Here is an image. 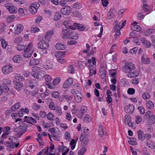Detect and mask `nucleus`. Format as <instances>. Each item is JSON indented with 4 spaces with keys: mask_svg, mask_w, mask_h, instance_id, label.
<instances>
[{
    "mask_svg": "<svg viewBox=\"0 0 155 155\" xmlns=\"http://www.w3.org/2000/svg\"><path fill=\"white\" fill-rule=\"evenodd\" d=\"M5 145L6 147L12 148H15V145L12 144L10 141L6 142Z\"/></svg>",
    "mask_w": 155,
    "mask_h": 155,
    "instance_id": "48",
    "label": "nucleus"
},
{
    "mask_svg": "<svg viewBox=\"0 0 155 155\" xmlns=\"http://www.w3.org/2000/svg\"><path fill=\"white\" fill-rule=\"evenodd\" d=\"M74 67L73 65H71L68 68V72L69 73L71 74H72L74 73Z\"/></svg>",
    "mask_w": 155,
    "mask_h": 155,
    "instance_id": "61",
    "label": "nucleus"
},
{
    "mask_svg": "<svg viewBox=\"0 0 155 155\" xmlns=\"http://www.w3.org/2000/svg\"><path fill=\"white\" fill-rule=\"evenodd\" d=\"M61 78H58L55 79L53 81V84L54 85H58L60 82Z\"/></svg>",
    "mask_w": 155,
    "mask_h": 155,
    "instance_id": "51",
    "label": "nucleus"
},
{
    "mask_svg": "<svg viewBox=\"0 0 155 155\" xmlns=\"http://www.w3.org/2000/svg\"><path fill=\"white\" fill-rule=\"evenodd\" d=\"M25 45L18 44V45L17 47H16V48L17 50L18 51H21L23 50L25 48Z\"/></svg>",
    "mask_w": 155,
    "mask_h": 155,
    "instance_id": "50",
    "label": "nucleus"
},
{
    "mask_svg": "<svg viewBox=\"0 0 155 155\" xmlns=\"http://www.w3.org/2000/svg\"><path fill=\"white\" fill-rule=\"evenodd\" d=\"M120 23L116 25L113 28L114 31H115L117 30H120L122 28H121V27H120Z\"/></svg>",
    "mask_w": 155,
    "mask_h": 155,
    "instance_id": "52",
    "label": "nucleus"
},
{
    "mask_svg": "<svg viewBox=\"0 0 155 155\" xmlns=\"http://www.w3.org/2000/svg\"><path fill=\"white\" fill-rule=\"evenodd\" d=\"M55 112L56 114H58L59 116L61 115L62 114V112L61 110V108L60 107H56Z\"/></svg>",
    "mask_w": 155,
    "mask_h": 155,
    "instance_id": "37",
    "label": "nucleus"
},
{
    "mask_svg": "<svg viewBox=\"0 0 155 155\" xmlns=\"http://www.w3.org/2000/svg\"><path fill=\"white\" fill-rule=\"evenodd\" d=\"M137 134L138 135V139L140 140H143L145 139L146 137L145 134L143 135V132L141 130H139L137 131Z\"/></svg>",
    "mask_w": 155,
    "mask_h": 155,
    "instance_id": "18",
    "label": "nucleus"
},
{
    "mask_svg": "<svg viewBox=\"0 0 155 155\" xmlns=\"http://www.w3.org/2000/svg\"><path fill=\"white\" fill-rule=\"evenodd\" d=\"M87 148L84 147H82L78 152V155H83L86 152Z\"/></svg>",
    "mask_w": 155,
    "mask_h": 155,
    "instance_id": "43",
    "label": "nucleus"
},
{
    "mask_svg": "<svg viewBox=\"0 0 155 155\" xmlns=\"http://www.w3.org/2000/svg\"><path fill=\"white\" fill-rule=\"evenodd\" d=\"M39 63V60L38 59H36L33 58L30 61L29 63L30 66H33L37 65Z\"/></svg>",
    "mask_w": 155,
    "mask_h": 155,
    "instance_id": "19",
    "label": "nucleus"
},
{
    "mask_svg": "<svg viewBox=\"0 0 155 155\" xmlns=\"http://www.w3.org/2000/svg\"><path fill=\"white\" fill-rule=\"evenodd\" d=\"M147 107L150 109H153L154 107V104L153 102L150 100L147 101L146 103Z\"/></svg>",
    "mask_w": 155,
    "mask_h": 155,
    "instance_id": "22",
    "label": "nucleus"
},
{
    "mask_svg": "<svg viewBox=\"0 0 155 155\" xmlns=\"http://www.w3.org/2000/svg\"><path fill=\"white\" fill-rule=\"evenodd\" d=\"M142 97L145 100H147L150 97V96L148 93H144L142 95Z\"/></svg>",
    "mask_w": 155,
    "mask_h": 155,
    "instance_id": "49",
    "label": "nucleus"
},
{
    "mask_svg": "<svg viewBox=\"0 0 155 155\" xmlns=\"http://www.w3.org/2000/svg\"><path fill=\"white\" fill-rule=\"evenodd\" d=\"M87 107L85 106H82L80 108L81 114L82 115H84V114L87 111Z\"/></svg>",
    "mask_w": 155,
    "mask_h": 155,
    "instance_id": "41",
    "label": "nucleus"
},
{
    "mask_svg": "<svg viewBox=\"0 0 155 155\" xmlns=\"http://www.w3.org/2000/svg\"><path fill=\"white\" fill-rule=\"evenodd\" d=\"M35 80H28L26 82V85L28 87H30L31 88H32L33 87L35 86V84L34 83Z\"/></svg>",
    "mask_w": 155,
    "mask_h": 155,
    "instance_id": "23",
    "label": "nucleus"
},
{
    "mask_svg": "<svg viewBox=\"0 0 155 155\" xmlns=\"http://www.w3.org/2000/svg\"><path fill=\"white\" fill-rule=\"evenodd\" d=\"M135 69V65L131 62H126L122 67V71L126 73L129 72Z\"/></svg>",
    "mask_w": 155,
    "mask_h": 155,
    "instance_id": "2",
    "label": "nucleus"
},
{
    "mask_svg": "<svg viewBox=\"0 0 155 155\" xmlns=\"http://www.w3.org/2000/svg\"><path fill=\"white\" fill-rule=\"evenodd\" d=\"M68 148L65 146H63L62 145H60L58 147V150L59 152H64L67 150Z\"/></svg>",
    "mask_w": 155,
    "mask_h": 155,
    "instance_id": "40",
    "label": "nucleus"
},
{
    "mask_svg": "<svg viewBox=\"0 0 155 155\" xmlns=\"http://www.w3.org/2000/svg\"><path fill=\"white\" fill-rule=\"evenodd\" d=\"M22 59V56L21 55H15L14 56L13 58V61L15 63H20Z\"/></svg>",
    "mask_w": 155,
    "mask_h": 155,
    "instance_id": "20",
    "label": "nucleus"
},
{
    "mask_svg": "<svg viewBox=\"0 0 155 155\" xmlns=\"http://www.w3.org/2000/svg\"><path fill=\"white\" fill-rule=\"evenodd\" d=\"M70 37L72 39H77L78 38V34H76L74 31V33H73L72 35H71Z\"/></svg>",
    "mask_w": 155,
    "mask_h": 155,
    "instance_id": "59",
    "label": "nucleus"
},
{
    "mask_svg": "<svg viewBox=\"0 0 155 155\" xmlns=\"http://www.w3.org/2000/svg\"><path fill=\"white\" fill-rule=\"evenodd\" d=\"M61 15L60 13L59 12H56L54 16V19L55 20L57 21L61 19Z\"/></svg>",
    "mask_w": 155,
    "mask_h": 155,
    "instance_id": "39",
    "label": "nucleus"
},
{
    "mask_svg": "<svg viewBox=\"0 0 155 155\" xmlns=\"http://www.w3.org/2000/svg\"><path fill=\"white\" fill-rule=\"evenodd\" d=\"M8 11L11 13H16L17 12V8L16 7L11 5Z\"/></svg>",
    "mask_w": 155,
    "mask_h": 155,
    "instance_id": "27",
    "label": "nucleus"
},
{
    "mask_svg": "<svg viewBox=\"0 0 155 155\" xmlns=\"http://www.w3.org/2000/svg\"><path fill=\"white\" fill-rule=\"evenodd\" d=\"M73 81L72 78L71 77L69 78L63 84V87L64 88H67L72 84Z\"/></svg>",
    "mask_w": 155,
    "mask_h": 155,
    "instance_id": "10",
    "label": "nucleus"
},
{
    "mask_svg": "<svg viewBox=\"0 0 155 155\" xmlns=\"http://www.w3.org/2000/svg\"><path fill=\"white\" fill-rule=\"evenodd\" d=\"M21 106V104L19 103H17L13 106H12L11 109L13 111H16L17 109L19 108Z\"/></svg>",
    "mask_w": 155,
    "mask_h": 155,
    "instance_id": "38",
    "label": "nucleus"
},
{
    "mask_svg": "<svg viewBox=\"0 0 155 155\" xmlns=\"http://www.w3.org/2000/svg\"><path fill=\"white\" fill-rule=\"evenodd\" d=\"M45 72L44 71H39L37 74H34V77L37 79L41 80L45 77Z\"/></svg>",
    "mask_w": 155,
    "mask_h": 155,
    "instance_id": "11",
    "label": "nucleus"
},
{
    "mask_svg": "<svg viewBox=\"0 0 155 155\" xmlns=\"http://www.w3.org/2000/svg\"><path fill=\"white\" fill-rule=\"evenodd\" d=\"M54 33V31L52 30H50L46 33L45 36V38L48 40H50V38L51 36L53 35Z\"/></svg>",
    "mask_w": 155,
    "mask_h": 155,
    "instance_id": "26",
    "label": "nucleus"
},
{
    "mask_svg": "<svg viewBox=\"0 0 155 155\" xmlns=\"http://www.w3.org/2000/svg\"><path fill=\"white\" fill-rule=\"evenodd\" d=\"M124 109L126 113L132 114L134 111V107L133 105L130 104L125 106Z\"/></svg>",
    "mask_w": 155,
    "mask_h": 155,
    "instance_id": "8",
    "label": "nucleus"
},
{
    "mask_svg": "<svg viewBox=\"0 0 155 155\" xmlns=\"http://www.w3.org/2000/svg\"><path fill=\"white\" fill-rule=\"evenodd\" d=\"M88 69L90 71V76H92L93 74H96V71L93 69V66L91 64H90L88 66Z\"/></svg>",
    "mask_w": 155,
    "mask_h": 155,
    "instance_id": "30",
    "label": "nucleus"
},
{
    "mask_svg": "<svg viewBox=\"0 0 155 155\" xmlns=\"http://www.w3.org/2000/svg\"><path fill=\"white\" fill-rule=\"evenodd\" d=\"M55 47L58 50H64L66 48L65 45L62 43H57L55 45Z\"/></svg>",
    "mask_w": 155,
    "mask_h": 155,
    "instance_id": "17",
    "label": "nucleus"
},
{
    "mask_svg": "<svg viewBox=\"0 0 155 155\" xmlns=\"http://www.w3.org/2000/svg\"><path fill=\"white\" fill-rule=\"evenodd\" d=\"M137 109L140 111V113L141 114H143L144 113H145V110L143 107H137Z\"/></svg>",
    "mask_w": 155,
    "mask_h": 155,
    "instance_id": "55",
    "label": "nucleus"
},
{
    "mask_svg": "<svg viewBox=\"0 0 155 155\" xmlns=\"http://www.w3.org/2000/svg\"><path fill=\"white\" fill-rule=\"evenodd\" d=\"M116 11L114 8H111L108 12L107 16L109 19L113 18L115 15Z\"/></svg>",
    "mask_w": 155,
    "mask_h": 155,
    "instance_id": "14",
    "label": "nucleus"
},
{
    "mask_svg": "<svg viewBox=\"0 0 155 155\" xmlns=\"http://www.w3.org/2000/svg\"><path fill=\"white\" fill-rule=\"evenodd\" d=\"M1 41L2 47L4 49L6 48L8 45V42L4 38L2 39Z\"/></svg>",
    "mask_w": 155,
    "mask_h": 155,
    "instance_id": "42",
    "label": "nucleus"
},
{
    "mask_svg": "<svg viewBox=\"0 0 155 155\" xmlns=\"http://www.w3.org/2000/svg\"><path fill=\"white\" fill-rule=\"evenodd\" d=\"M153 114L152 112L150 111H147L146 113V115H145L144 116V118H147V117H150V116H152V115H153Z\"/></svg>",
    "mask_w": 155,
    "mask_h": 155,
    "instance_id": "54",
    "label": "nucleus"
},
{
    "mask_svg": "<svg viewBox=\"0 0 155 155\" xmlns=\"http://www.w3.org/2000/svg\"><path fill=\"white\" fill-rule=\"evenodd\" d=\"M135 92V90L133 88H129L127 90V93L133 95Z\"/></svg>",
    "mask_w": 155,
    "mask_h": 155,
    "instance_id": "56",
    "label": "nucleus"
},
{
    "mask_svg": "<svg viewBox=\"0 0 155 155\" xmlns=\"http://www.w3.org/2000/svg\"><path fill=\"white\" fill-rule=\"evenodd\" d=\"M147 144L148 146V147L151 149H153L155 147V145L154 143L153 142H150L149 143L147 142Z\"/></svg>",
    "mask_w": 155,
    "mask_h": 155,
    "instance_id": "63",
    "label": "nucleus"
},
{
    "mask_svg": "<svg viewBox=\"0 0 155 155\" xmlns=\"http://www.w3.org/2000/svg\"><path fill=\"white\" fill-rule=\"evenodd\" d=\"M32 44L30 43L28 45L27 48L25 50L23 56L27 58H29L31 57L33 53Z\"/></svg>",
    "mask_w": 155,
    "mask_h": 155,
    "instance_id": "3",
    "label": "nucleus"
},
{
    "mask_svg": "<svg viewBox=\"0 0 155 155\" xmlns=\"http://www.w3.org/2000/svg\"><path fill=\"white\" fill-rule=\"evenodd\" d=\"M9 140H10V142H11V143L15 145L16 143L19 141V140L18 138L13 136H11L9 138Z\"/></svg>",
    "mask_w": 155,
    "mask_h": 155,
    "instance_id": "28",
    "label": "nucleus"
},
{
    "mask_svg": "<svg viewBox=\"0 0 155 155\" xmlns=\"http://www.w3.org/2000/svg\"><path fill=\"white\" fill-rule=\"evenodd\" d=\"M59 133V131L56 130L54 133H52L51 135L53 139L56 141H59L60 140L59 137H60Z\"/></svg>",
    "mask_w": 155,
    "mask_h": 155,
    "instance_id": "12",
    "label": "nucleus"
},
{
    "mask_svg": "<svg viewBox=\"0 0 155 155\" xmlns=\"http://www.w3.org/2000/svg\"><path fill=\"white\" fill-rule=\"evenodd\" d=\"M23 26L21 25L18 24L17 25V28L15 32V34L18 35L20 33L23 31Z\"/></svg>",
    "mask_w": 155,
    "mask_h": 155,
    "instance_id": "15",
    "label": "nucleus"
},
{
    "mask_svg": "<svg viewBox=\"0 0 155 155\" xmlns=\"http://www.w3.org/2000/svg\"><path fill=\"white\" fill-rule=\"evenodd\" d=\"M136 140L137 139L135 138H130V140L128 141V142L131 145H137V143L136 142Z\"/></svg>",
    "mask_w": 155,
    "mask_h": 155,
    "instance_id": "33",
    "label": "nucleus"
},
{
    "mask_svg": "<svg viewBox=\"0 0 155 155\" xmlns=\"http://www.w3.org/2000/svg\"><path fill=\"white\" fill-rule=\"evenodd\" d=\"M13 67L11 64L6 65L3 67L2 68V71L4 74H7L9 72L12 71Z\"/></svg>",
    "mask_w": 155,
    "mask_h": 155,
    "instance_id": "7",
    "label": "nucleus"
},
{
    "mask_svg": "<svg viewBox=\"0 0 155 155\" xmlns=\"http://www.w3.org/2000/svg\"><path fill=\"white\" fill-rule=\"evenodd\" d=\"M40 106L36 103L34 104L33 108L35 110H36L40 109Z\"/></svg>",
    "mask_w": 155,
    "mask_h": 155,
    "instance_id": "60",
    "label": "nucleus"
},
{
    "mask_svg": "<svg viewBox=\"0 0 155 155\" xmlns=\"http://www.w3.org/2000/svg\"><path fill=\"white\" fill-rule=\"evenodd\" d=\"M66 53V52L65 51L56 52L55 53L54 55L58 58H62L64 57Z\"/></svg>",
    "mask_w": 155,
    "mask_h": 155,
    "instance_id": "16",
    "label": "nucleus"
},
{
    "mask_svg": "<svg viewBox=\"0 0 155 155\" xmlns=\"http://www.w3.org/2000/svg\"><path fill=\"white\" fill-rule=\"evenodd\" d=\"M3 91L4 92H7L9 90L8 87L6 85H2Z\"/></svg>",
    "mask_w": 155,
    "mask_h": 155,
    "instance_id": "53",
    "label": "nucleus"
},
{
    "mask_svg": "<svg viewBox=\"0 0 155 155\" xmlns=\"http://www.w3.org/2000/svg\"><path fill=\"white\" fill-rule=\"evenodd\" d=\"M135 122L137 124H139L142 121V118L141 116H137L135 117Z\"/></svg>",
    "mask_w": 155,
    "mask_h": 155,
    "instance_id": "46",
    "label": "nucleus"
},
{
    "mask_svg": "<svg viewBox=\"0 0 155 155\" xmlns=\"http://www.w3.org/2000/svg\"><path fill=\"white\" fill-rule=\"evenodd\" d=\"M100 72L102 78H106V71L104 67H102L100 68Z\"/></svg>",
    "mask_w": 155,
    "mask_h": 155,
    "instance_id": "24",
    "label": "nucleus"
},
{
    "mask_svg": "<svg viewBox=\"0 0 155 155\" xmlns=\"http://www.w3.org/2000/svg\"><path fill=\"white\" fill-rule=\"evenodd\" d=\"M52 97L55 98L56 99H57L59 97V94L57 92L54 91L53 92L52 94Z\"/></svg>",
    "mask_w": 155,
    "mask_h": 155,
    "instance_id": "57",
    "label": "nucleus"
},
{
    "mask_svg": "<svg viewBox=\"0 0 155 155\" xmlns=\"http://www.w3.org/2000/svg\"><path fill=\"white\" fill-rule=\"evenodd\" d=\"M28 9L30 13L32 14H35L37 12V8L32 6H29Z\"/></svg>",
    "mask_w": 155,
    "mask_h": 155,
    "instance_id": "32",
    "label": "nucleus"
},
{
    "mask_svg": "<svg viewBox=\"0 0 155 155\" xmlns=\"http://www.w3.org/2000/svg\"><path fill=\"white\" fill-rule=\"evenodd\" d=\"M148 122L151 124H153L155 123V116L154 115L150 116L147 120Z\"/></svg>",
    "mask_w": 155,
    "mask_h": 155,
    "instance_id": "31",
    "label": "nucleus"
},
{
    "mask_svg": "<svg viewBox=\"0 0 155 155\" xmlns=\"http://www.w3.org/2000/svg\"><path fill=\"white\" fill-rule=\"evenodd\" d=\"M124 124L125 125L133 127V124L131 121V117L128 114H126L124 117Z\"/></svg>",
    "mask_w": 155,
    "mask_h": 155,
    "instance_id": "6",
    "label": "nucleus"
},
{
    "mask_svg": "<svg viewBox=\"0 0 155 155\" xmlns=\"http://www.w3.org/2000/svg\"><path fill=\"white\" fill-rule=\"evenodd\" d=\"M38 48L40 49H46L48 48L49 45L48 43L45 42L44 40L41 39V40H40L38 43Z\"/></svg>",
    "mask_w": 155,
    "mask_h": 155,
    "instance_id": "4",
    "label": "nucleus"
},
{
    "mask_svg": "<svg viewBox=\"0 0 155 155\" xmlns=\"http://www.w3.org/2000/svg\"><path fill=\"white\" fill-rule=\"evenodd\" d=\"M138 48H137L135 47L133 49H130L129 51V52L131 54H134L136 53V51L138 50Z\"/></svg>",
    "mask_w": 155,
    "mask_h": 155,
    "instance_id": "64",
    "label": "nucleus"
},
{
    "mask_svg": "<svg viewBox=\"0 0 155 155\" xmlns=\"http://www.w3.org/2000/svg\"><path fill=\"white\" fill-rule=\"evenodd\" d=\"M84 120V122L86 123H88L91 121V118L89 115L87 114L85 115Z\"/></svg>",
    "mask_w": 155,
    "mask_h": 155,
    "instance_id": "45",
    "label": "nucleus"
},
{
    "mask_svg": "<svg viewBox=\"0 0 155 155\" xmlns=\"http://www.w3.org/2000/svg\"><path fill=\"white\" fill-rule=\"evenodd\" d=\"M19 123L20 127L15 126L12 128V130L14 132H18V131L20 130H27V127H24L25 124L23 122H19Z\"/></svg>",
    "mask_w": 155,
    "mask_h": 155,
    "instance_id": "5",
    "label": "nucleus"
},
{
    "mask_svg": "<svg viewBox=\"0 0 155 155\" xmlns=\"http://www.w3.org/2000/svg\"><path fill=\"white\" fill-rule=\"evenodd\" d=\"M71 12V8L69 6H65L61 9L62 14L64 15H68Z\"/></svg>",
    "mask_w": 155,
    "mask_h": 155,
    "instance_id": "9",
    "label": "nucleus"
},
{
    "mask_svg": "<svg viewBox=\"0 0 155 155\" xmlns=\"http://www.w3.org/2000/svg\"><path fill=\"white\" fill-rule=\"evenodd\" d=\"M22 86L23 84L22 83L20 82H17L14 87L18 91H20L21 87Z\"/></svg>",
    "mask_w": 155,
    "mask_h": 155,
    "instance_id": "36",
    "label": "nucleus"
},
{
    "mask_svg": "<svg viewBox=\"0 0 155 155\" xmlns=\"http://www.w3.org/2000/svg\"><path fill=\"white\" fill-rule=\"evenodd\" d=\"M62 32L63 34L66 35L67 36L71 35L74 33V31L71 30H69L68 29H65L63 30Z\"/></svg>",
    "mask_w": 155,
    "mask_h": 155,
    "instance_id": "34",
    "label": "nucleus"
},
{
    "mask_svg": "<svg viewBox=\"0 0 155 155\" xmlns=\"http://www.w3.org/2000/svg\"><path fill=\"white\" fill-rule=\"evenodd\" d=\"M144 56H142L141 58L142 61L144 63L148 64L150 62L149 58H144Z\"/></svg>",
    "mask_w": 155,
    "mask_h": 155,
    "instance_id": "47",
    "label": "nucleus"
},
{
    "mask_svg": "<svg viewBox=\"0 0 155 155\" xmlns=\"http://www.w3.org/2000/svg\"><path fill=\"white\" fill-rule=\"evenodd\" d=\"M63 24L67 28H68L72 30L77 29L80 31H83L85 30L86 28L85 26H82L81 25L76 23H74L72 25H70L67 21H64Z\"/></svg>",
    "mask_w": 155,
    "mask_h": 155,
    "instance_id": "1",
    "label": "nucleus"
},
{
    "mask_svg": "<svg viewBox=\"0 0 155 155\" xmlns=\"http://www.w3.org/2000/svg\"><path fill=\"white\" fill-rule=\"evenodd\" d=\"M98 133L99 135L101 137H102L106 133V132H105V133H104V132L103 130L102 129V125L101 124H100L99 126Z\"/></svg>",
    "mask_w": 155,
    "mask_h": 155,
    "instance_id": "29",
    "label": "nucleus"
},
{
    "mask_svg": "<svg viewBox=\"0 0 155 155\" xmlns=\"http://www.w3.org/2000/svg\"><path fill=\"white\" fill-rule=\"evenodd\" d=\"M44 68L46 69H49L53 68V64L51 62L46 61L44 65Z\"/></svg>",
    "mask_w": 155,
    "mask_h": 155,
    "instance_id": "25",
    "label": "nucleus"
},
{
    "mask_svg": "<svg viewBox=\"0 0 155 155\" xmlns=\"http://www.w3.org/2000/svg\"><path fill=\"white\" fill-rule=\"evenodd\" d=\"M76 96H74V98L75 101L77 103H80L82 101L83 96L81 93L78 92L77 94L76 93Z\"/></svg>",
    "mask_w": 155,
    "mask_h": 155,
    "instance_id": "13",
    "label": "nucleus"
},
{
    "mask_svg": "<svg viewBox=\"0 0 155 155\" xmlns=\"http://www.w3.org/2000/svg\"><path fill=\"white\" fill-rule=\"evenodd\" d=\"M139 73L138 72H129L127 74V76L130 78H132L134 77L137 76L139 75Z\"/></svg>",
    "mask_w": 155,
    "mask_h": 155,
    "instance_id": "21",
    "label": "nucleus"
},
{
    "mask_svg": "<svg viewBox=\"0 0 155 155\" xmlns=\"http://www.w3.org/2000/svg\"><path fill=\"white\" fill-rule=\"evenodd\" d=\"M47 117L48 119L50 120H54V115L51 113H49L47 115Z\"/></svg>",
    "mask_w": 155,
    "mask_h": 155,
    "instance_id": "44",
    "label": "nucleus"
},
{
    "mask_svg": "<svg viewBox=\"0 0 155 155\" xmlns=\"http://www.w3.org/2000/svg\"><path fill=\"white\" fill-rule=\"evenodd\" d=\"M131 29L134 31H139L141 28L140 26L137 25H133L131 26Z\"/></svg>",
    "mask_w": 155,
    "mask_h": 155,
    "instance_id": "35",
    "label": "nucleus"
},
{
    "mask_svg": "<svg viewBox=\"0 0 155 155\" xmlns=\"http://www.w3.org/2000/svg\"><path fill=\"white\" fill-rule=\"evenodd\" d=\"M49 108L51 110H54L56 107H54V104L53 102L50 103L49 105Z\"/></svg>",
    "mask_w": 155,
    "mask_h": 155,
    "instance_id": "62",
    "label": "nucleus"
},
{
    "mask_svg": "<svg viewBox=\"0 0 155 155\" xmlns=\"http://www.w3.org/2000/svg\"><path fill=\"white\" fill-rule=\"evenodd\" d=\"M81 4L80 3H76L74 5L73 7L76 9H80L81 7Z\"/></svg>",
    "mask_w": 155,
    "mask_h": 155,
    "instance_id": "58",
    "label": "nucleus"
}]
</instances>
